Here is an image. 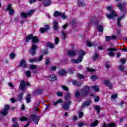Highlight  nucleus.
<instances>
[{
	"label": "nucleus",
	"mask_w": 127,
	"mask_h": 127,
	"mask_svg": "<svg viewBox=\"0 0 127 127\" xmlns=\"http://www.w3.org/2000/svg\"><path fill=\"white\" fill-rule=\"evenodd\" d=\"M31 42L33 44L30 49L31 55V56H34L36 54V50L38 49V47L35 44L39 42V39L37 36H33V34H30L26 37V42H29V40H31Z\"/></svg>",
	"instance_id": "f257e3e1"
},
{
	"label": "nucleus",
	"mask_w": 127,
	"mask_h": 127,
	"mask_svg": "<svg viewBox=\"0 0 127 127\" xmlns=\"http://www.w3.org/2000/svg\"><path fill=\"white\" fill-rule=\"evenodd\" d=\"M104 85L106 87H108L110 89H112L113 87V83H111L110 80L107 79L104 80Z\"/></svg>",
	"instance_id": "2eb2a0df"
},
{
	"label": "nucleus",
	"mask_w": 127,
	"mask_h": 127,
	"mask_svg": "<svg viewBox=\"0 0 127 127\" xmlns=\"http://www.w3.org/2000/svg\"><path fill=\"white\" fill-rule=\"evenodd\" d=\"M76 76H77L78 79H84L85 76L83 74H81L80 73H78Z\"/></svg>",
	"instance_id": "58836bf2"
},
{
	"label": "nucleus",
	"mask_w": 127,
	"mask_h": 127,
	"mask_svg": "<svg viewBox=\"0 0 127 127\" xmlns=\"http://www.w3.org/2000/svg\"><path fill=\"white\" fill-rule=\"evenodd\" d=\"M12 9L11 4H10V3L8 4L7 6L6 7V10L8 11V10H9L10 9Z\"/></svg>",
	"instance_id": "4d7b16f0"
},
{
	"label": "nucleus",
	"mask_w": 127,
	"mask_h": 127,
	"mask_svg": "<svg viewBox=\"0 0 127 127\" xmlns=\"http://www.w3.org/2000/svg\"><path fill=\"white\" fill-rule=\"evenodd\" d=\"M49 78H50V81H54L57 80V76L54 74H51Z\"/></svg>",
	"instance_id": "6ab92c4d"
},
{
	"label": "nucleus",
	"mask_w": 127,
	"mask_h": 127,
	"mask_svg": "<svg viewBox=\"0 0 127 127\" xmlns=\"http://www.w3.org/2000/svg\"><path fill=\"white\" fill-rule=\"evenodd\" d=\"M105 38L106 39V41H107V42H109L111 41V40H112V37L109 36H105Z\"/></svg>",
	"instance_id": "79ce46f5"
},
{
	"label": "nucleus",
	"mask_w": 127,
	"mask_h": 127,
	"mask_svg": "<svg viewBox=\"0 0 127 127\" xmlns=\"http://www.w3.org/2000/svg\"><path fill=\"white\" fill-rule=\"evenodd\" d=\"M102 127H117V124L113 122L108 124L104 123Z\"/></svg>",
	"instance_id": "f8f14e48"
},
{
	"label": "nucleus",
	"mask_w": 127,
	"mask_h": 127,
	"mask_svg": "<svg viewBox=\"0 0 127 127\" xmlns=\"http://www.w3.org/2000/svg\"><path fill=\"white\" fill-rule=\"evenodd\" d=\"M124 121H125V117H121L119 119V123H123Z\"/></svg>",
	"instance_id": "0e129e2a"
},
{
	"label": "nucleus",
	"mask_w": 127,
	"mask_h": 127,
	"mask_svg": "<svg viewBox=\"0 0 127 127\" xmlns=\"http://www.w3.org/2000/svg\"><path fill=\"white\" fill-rule=\"evenodd\" d=\"M23 97V93H20L18 95L17 100L18 102H21L22 101V97Z\"/></svg>",
	"instance_id": "b1692460"
},
{
	"label": "nucleus",
	"mask_w": 127,
	"mask_h": 127,
	"mask_svg": "<svg viewBox=\"0 0 127 127\" xmlns=\"http://www.w3.org/2000/svg\"><path fill=\"white\" fill-rule=\"evenodd\" d=\"M10 106L8 105H5L4 107L3 110L6 111L7 112H8V110H9Z\"/></svg>",
	"instance_id": "a19ab883"
},
{
	"label": "nucleus",
	"mask_w": 127,
	"mask_h": 127,
	"mask_svg": "<svg viewBox=\"0 0 127 127\" xmlns=\"http://www.w3.org/2000/svg\"><path fill=\"white\" fill-rule=\"evenodd\" d=\"M90 78L93 81H96V80H98V79H99V77H98V76H97L96 75H92L91 76Z\"/></svg>",
	"instance_id": "4c0bfd02"
},
{
	"label": "nucleus",
	"mask_w": 127,
	"mask_h": 127,
	"mask_svg": "<svg viewBox=\"0 0 127 127\" xmlns=\"http://www.w3.org/2000/svg\"><path fill=\"white\" fill-rule=\"evenodd\" d=\"M72 104V102L71 101H68L66 103H65L62 105V108L65 111H68L69 109H70V106Z\"/></svg>",
	"instance_id": "6e6552de"
},
{
	"label": "nucleus",
	"mask_w": 127,
	"mask_h": 127,
	"mask_svg": "<svg viewBox=\"0 0 127 127\" xmlns=\"http://www.w3.org/2000/svg\"><path fill=\"white\" fill-rule=\"evenodd\" d=\"M85 55L86 53L84 51L82 50L78 51L79 57L78 59L77 60H72L71 62L74 63V64H79V63H81V62L83 61V56Z\"/></svg>",
	"instance_id": "20e7f679"
},
{
	"label": "nucleus",
	"mask_w": 127,
	"mask_h": 127,
	"mask_svg": "<svg viewBox=\"0 0 127 127\" xmlns=\"http://www.w3.org/2000/svg\"><path fill=\"white\" fill-rule=\"evenodd\" d=\"M26 87H31V85L29 83V82L24 80H21L19 86V91H22V92H25Z\"/></svg>",
	"instance_id": "39448f33"
},
{
	"label": "nucleus",
	"mask_w": 127,
	"mask_h": 127,
	"mask_svg": "<svg viewBox=\"0 0 127 127\" xmlns=\"http://www.w3.org/2000/svg\"><path fill=\"white\" fill-rule=\"evenodd\" d=\"M34 12V10H30V11H29L28 13H27V14H28V16L31 15V14H32V13H33Z\"/></svg>",
	"instance_id": "680f3d73"
},
{
	"label": "nucleus",
	"mask_w": 127,
	"mask_h": 127,
	"mask_svg": "<svg viewBox=\"0 0 127 127\" xmlns=\"http://www.w3.org/2000/svg\"><path fill=\"white\" fill-rule=\"evenodd\" d=\"M37 61V59L35 58H33V59H30L29 60V62H30V63H32L33 62H36Z\"/></svg>",
	"instance_id": "603ef678"
},
{
	"label": "nucleus",
	"mask_w": 127,
	"mask_h": 127,
	"mask_svg": "<svg viewBox=\"0 0 127 127\" xmlns=\"http://www.w3.org/2000/svg\"><path fill=\"white\" fill-rule=\"evenodd\" d=\"M87 70L88 72H95L96 71V69L90 68H87Z\"/></svg>",
	"instance_id": "5fc2aeb1"
},
{
	"label": "nucleus",
	"mask_w": 127,
	"mask_h": 127,
	"mask_svg": "<svg viewBox=\"0 0 127 127\" xmlns=\"http://www.w3.org/2000/svg\"><path fill=\"white\" fill-rule=\"evenodd\" d=\"M118 8L120 10V11H122V12H124V10L125 9V4H123L121 3H119L117 5Z\"/></svg>",
	"instance_id": "f3484780"
},
{
	"label": "nucleus",
	"mask_w": 127,
	"mask_h": 127,
	"mask_svg": "<svg viewBox=\"0 0 127 127\" xmlns=\"http://www.w3.org/2000/svg\"><path fill=\"white\" fill-rule=\"evenodd\" d=\"M78 6H85L86 5V3L84 1H80L78 0V2L77 3Z\"/></svg>",
	"instance_id": "c85d7f7f"
},
{
	"label": "nucleus",
	"mask_w": 127,
	"mask_h": 127,
	"mask_svg": "<svg viewBox=\"0 0 127 127\" xmlns=\"http://www.w3.org/2000/svg\"><path fill=\"white\" fill-rule=\"evenodd\" d=\"M42 2L45 7L51 5V3H52V2L50 0H43Z\"/></svg>",
	"instance_id": "9b49d317"
},
{
	"label": "nucleus",
	"mask_w": 127,
	"mask_h": 127,
	"mask_svg": "<svg viewBox=\"0 0 127 127\" xmlns=\"http://www.w3.org/2000/svg\"><path fill=\"white\" fill-rule=\"evenodd\" d=\"M26 77H27L28 78H29L30 77H31V72H30V71L29 70H27L25 72Z\"/></svg>",
	"instance_id": "72a5a7b5"
},
{
	"label": "nucleus",
	"mask_w": 127,
	"mask_h": 127,
	"mask_svg": "<svg viewBox=\"0 0 127 127\" xmlns=\"http://www.w3.org/2000/svg\"><path fill=\"white\" fill-rule=\"evenodd\" d=\"M77 23V21H76V19H73L71 22L70 23V25H71V26H73L74 24H76Z\"/></svg>",
	"instance_id": "c03bdc74"
},
{
	"label": "nucleus",
	"mask_w": 127,
	"mask_h": 127,
	"mask_svg": "<svg viewBox=\"0 0 127 127\" xmlns=\"http://www.w3.org/2000/svg\"><path fill=\"white\" fill-rule=\"evenodd\" d=\"M54 29L56 31L58 30L59 27L58 26V22L57 21H55L53 23Z\"/></svg>",
	"instance_id": "aec40b11"
},
{
	"label": "nucleus",
	"mask_w": 127,
	"mask_h": 127,
	"mask_svg": "<svg viewBox=\"0 0 127 127\" xmlns=\"http://www.w3.org/2000/svg\"><path fill=\"white\" fill-rule=\"evenodd\" d=\"M57 96H58V97H63V92H62L61 91H58L57 92Z\"/></svg>",
	"instance_id": "09e8293b"
},
{
	"label": "nucleus",
	"mask_w": 127,
	"mask_h": 127,
	"mask_svg": "<svg viewBox=\"0 0 127 127\" xmlns=\"http://www.w3.org/2000/svg\"><path fill=\"white\" fill-rule=\"evenodd\" d=\"M107 51L109 52L108 53V55L110 56V57H115V53L114 51H117V48H110L107 49Z\"/></svg>",
	"instance_id": "0eeeda50"
},
{
	"label": "nucleus",
	"mask_w": 127,
	"mask_h": 127,
	"mask_svg": "<svg viewBox=\"0 0 127 127\" xmlns=\"http://www.w3.org/2000/svg\"><path fill=\"white\" fill-rule=\"evenodd\" d=\"M91 103H92V100L91 99H88L87 101H85L82 104L81 108H85V107H89L90 105H91Z\"/></svg>",
	"instance_id": "4468645a"
},
{
	"label": "nucleus",
	"mask_w": 127,
	"mask_h": 127,
	"mask_svg": "<svg viewBox=\"0 0 127 127\" xmlns=\"http://www.w3.org/2000/svg\"><path fill=\"white\" fill-rule=\"evenodd\" d=\"M94 109L96 111H97V114H100V112H101V109L100 108V106L98 105H95L94 106Z\"/></svg>",
	"instance_id": "c756f323"
},
{
	"label": "nucleus",
	"mask_w": 127,
	"mask_h": 127,
	"mask_svg": "<svg viewBox=\"0 0 127 127\" xmlns=\"http://www.w3.org/2000/svg\"><path fill=\"white\" fill-rule=\"evenodd\" d=\"M92 89L94 90L95 92H99V88L98 87V86L97 85H94L92 87Z\"/></svg>",
	"instance_id": "37998d69"
},
{
	"label": "nucleus",
	"mask_w": 127,
	"mask_h": 127,
	"mask_svg": "<svg viewBox=\"0 0 127 127\" xmlns=\"http://www.w3.org/2000/svg\"><path fill=\"white\" fill-rule=\"evenodd\" d=\"M99 125V122L98 120L94 121L92 124L90 125V127H97Z\"/></svg>",
	"instance_id": "cd10ccee"
},
{
	"label": "nucleus",
	"mask_w": 127,
	"mask_h": 127,
	"mask_svg": "<svg viewBox=\"0 0 127 127\" xmlns=\"http://www.w3.org/2000/svg\"><path fill=\"white\" fill-rule=\"evenodd\" d=\"M55 42L56 45H57L59 43V38L58 37H56Z\"/></svg>",
	"instance_id": "6e6d98bb"
},
{
	"label": "nucleus",
	"mask_w": 127,
	"mask_h": 127,
	"mask_svg": "<svg viewBox=\"0 0 127 127\" xmlns=\"http://www.w3.org/2000/svg\"><path fill=\"white\" fill-rule=\"evenodd\" d=\"M43 59V55H42L39 57V59L38 60H37V61H38V62L42 61Z\"/></svg>",
	"instance_id": "052dcab7"
},
{
	"label": "nucleus",
	"mask_w": 127,
	"mask_h": 127,
	"mask_svg": "<svg viewBox=\"0 0 127 127\" xmlns=\"http://www.w3.org/2000/svg\"><path fill=\"white\" fill-rule=\"evenodd\" d=\"M7 114H8V111H6L5 110H3V111L1 112V115L3 116V117H5Z\"/></svg>",
	"instance_id": "ea45409f"
},
{
	"label": "nucleus",
	"mask_w": 127,
	"mask_h": 127,
	"mask_svg": "<svg viewBox=\"0 0 127 127\" xmlns=\"http://www.w3.org/2000/svg\"><path fill=\"white\" fill-rule=\"evenodd\" d=\"M21 16H22L23 18H26L28 16V15L25 12H22L21 13Z\"/></svg>",
	"instance_id": "c9c22d12"
},
{
	"label": "nucleus",
	"mask_w": 127,
	"mask_h": 127,
	"mask_svg": "<svg viewBox=\"0 0 127 127\" xmlns=\"http://www.w3.org/2000/svg\"><path fill=\"white\" fill-rule=\"evenodd\" d=\"M62 103H63V100H62V99H58L55 102H54L53 105L54 106H57L58 104H61Z\"/></svg>",
	"instance_id": "a878e982"
},
{
	"label": "nucleus",
	"mask_w": 127,
	"mask_h": 127,
	"mask_svg": "<svg viewBox=\"0 0 127 127\" xmlns=\"http://www.w3.org/2000/svg\"><path fill=\"white\" fill-rule=\"evenodd\" d=\"M66 73H67V71H65V69H63L59 72V74L60 75V76H64Z\"/></svg>",
	"instance_id": "393cba45"
},
{
	"label": "nucleus",
	"mask_w": 127,
	"mask_h": 127,
	"mask_svg": "<svg viewBox=\"0 0 127 127\" xmlns=\"http://www.w3.org/2000/svg\"><path fill=\"white\" fill-rule=\"evenodd\" d=\"M19 67H23V68H27V64L26 62L24 60H22L20 61V63L18 65Z\"/></svg>",
	"instance_id": "ddd939ff"
},
{
	"label": "nucleus",
	"mask_w": 127,
	"mask_h": 127,
	"mask_svg": "<svg viewBox=\"0 0 127 127\" xmlns=\"http://www.w3.org/2000/svg\"><path fill=\"white\" fill-rule=\"evenodd\" d=\"M119 69L122 72H125V69H126V67H125V66H123V65H120L119 66Z\"/></svg>",
	"instance_id": "473e14b6"
},
{
	"label": "nucleus",
	"mask_w": 127,
	"mask_h": 127,
	"mask_svg": "<svg viewBox=\"0 0 127 127\" xmlns=\"http://www.w3.org/2000/svg\"><path fill=\"white\" fill-rule=\"evenodd\" d=\"M125 17V15H123L121 16L120 17H118L117 19V25L121 27H122V24H121V21H122V19H123Z\"/></svg>",
	"instance_id": "a211bd4d"
},
{
	"label": "nucleus",
	"mask_w": 127,
	"mask_h": 127,
	"mask_svg": "<svg viewBox=\"0 0 127 127\" xmlns=\"http://www.w3.org/2000/svg\"><path fill=\"white\" fill-rule=\"evenodd\" d=\"M107 10L110 11V13H107L106 17L108 19H113V18H115L116 16H118V14L117 12L115 11V10L113 9V7L112 6H108L107 7Z\"/></svg>",
	"instance_id": "7ed1b4c3"
},
{
	"label": "nucleus",
	"mask_w": 127,
	"mask_h": 127,
	"mask_svg": "<svg viewBox=\"0 0 127 127\" xmlns=\"http://www.w3.org/2000/svg\"><path fill=\"white\" fill-rule=\"evenodd\" d=\"M67 55L68 56H76V54L74 51L70 50L67 52Z\"/></svg>",
	"instance_id": "412c9836"
},
{
	"label": "nucleus",
	"mask_w": 127,
	"mask_h": 127,
	"mask_svg": "<svg viewBox=\"0 0 127 127\" xmlns=\"http://www.w3.org/2000/svg\"><path fill=\"white\" fill-rule=\"evenodd\" d=\"M31 99V96H30V94H27V98L26 99L27 103H30Z\"/></svg>",
	"instance_id": "f704fd0d"
},
{
	"label": "nucleus",
	"mask_w": 127,
	"mask_h": 127,
	"mask_svg": "<svg viewBox=\"0 0 127 127\" xmlns=\"http://www.w3.org/2000/svg\"><path fill=\"white\" fill-rule=\"evenodd\" d=\"M31 119L33 121L36 125H38L39 120H40V116H37L35 114H31L30 116Z\"/></svg>",
	"instance_id": "423d86ee"
},
{
	"label": "nucleus",
	"mask_w": 127,
	"mask_h": 127,
	"mask_svg": "<svg viewBox=\"0 0 127 127\" xmlns=\"http://www.w3.org/2000/svg\"><path fill=\"white\" fill-rule=\"evenodd\" d=\"M9 56L11 59H14L15 58V54L14 53H11Z\"/></svg>",
	"instance_id": "8fccbe9b"
},
{
	"label": "nucleus",
	"mask_w": 127,
	"mask_h": 127,
	"mask_svg": "<svg viewBox=\"0 0 127 127\" xmlns=\"http://www.w3.org/2000/svg\"><path fill=\"white\" fill-rule=\"evenodd\" d=\"M12 127H19V125L17 122H15V123L12 125Z\"/></svg>",
	"instance_id": "69168bd1"
},
{
	"label": "nucleus",
	"mask_w": 127,
	"mask_h": 127,
	"mask_svg": "<svg viewBox=\"0 0 127 127\" xmlns=\"http://www.w3.org/2000/svg\"><path fill=\"white\" fill-rule=\"evenodd\" d=\"M90 90V87L88 85H85L81 90V94L79 90H77L74 94V97L77 99L80 98V97H88Z\"/></svg>",
	"instance_id": "f03ea898"
},
{
	"label": "nucleus",
	"mask_w": 127,
	"mask_h": 127,
	"mask_svg": "<svg viewBox=\"0 0 127 127\" xmlns=\"http://www.w3.org/2000/svg\"><path fill=\"white\" fill-rule=\"evenodd\" d=\"M27 118L26 117H22L20 118V121L21 122H25L26 121H27Z\"/></svg>",
	"instance_id": "a18cd8bd"
},
{
	"label": "nucleus",
	"mask_w": 127,
	"mask_h": 127,
	"mask_svg": "<svg viewBox=\"0 0 127 127\" xmlns=\"http://www.w3.org/2000/svg\"><path fill=\"white\" fill-rule=\"evenodd\" d=\"M50 29V27H49V25H45V28H41L40 30L41 33H44L46 31H48V30Z\"/></svg>",
	"instance_id": "dca6fc26"
},
{
	"label": "nucleus",
	"mask_w": 127,
	"mask_h": 127,
	"mask_svg": "<svg viewBox=\"0 0 127 127\" xmlns=\"http://www.w3.org/2000/svg\"><path fill=\"white\" fill-rule=\"evenodd\" d=\"M62 89H63V90H64V91H65L66 92L69 91V88L65 85H63L62 86Z\"/></svg>",
	"instance_id": "864d4df0"
},
{
	"label": "nucleus",
	"mask_w": 127,
	"mask_h": 127,
	"mask_svg": "<svg viewBox=\"0 0 127 127\" xmlns=\"http://www.w3.org/2000/svg\"><path fill=\"white\" fill-rule=\"evenodd\" d=\"M87 46H88V47H92V46H93L92 42L89 41L87 42Z\"/></svg>",
	"instance_id": "13d9d810"
},
{
	"label": "nucleus",
	"mask_w": 127,
	"mask_h": 127,
	"mask_svg": "<svg viewBox=\"0 0 127 127\" xmlns=\"http://www.w3.org/2000/svg\"><path fill=\"white\" fill-rule=\"evenodd\" d=\"M71 83L72 85L74 86H76V87H78V88H80L82 86V82L81 81H77L76 80H73L71 81Z\"/></svg>",
	"instance_id": "9d476101"
},
{
	"label": "nucleus",
	"mask_w": 127,
	"mask_h": 127,
	"mask_svg": "<svg viewBox=\"0 0 127 127\" xmlns=\"http://www.w3.org/2000/svg\"><path fill=\"white\" fill-rule=\"evenodd\" d=\"M94 102L97 103L100 101V97L98 96H95L94 98Z\"/></svg>",
	"instance_id": "49530a36"
},
{
	"label": "nucleus",
	"mask_w": 127,
	"mask_h": 127,
	"mask_svg": "<svg viewBox=\"0 0 127 127\" xmlns=\"http://www.w3.org/2000/svg\"><path fill=\"white\" fill-rule=\"evenodd\" d=\"M30 67V69H31L32 70L33 69H36V65L34 64H31Z\"/></svg>",
	"instance_id": "774afa93"
},
{
	"label": "nucleus",
	"mask_w": 127,
	"mask_h": 127,
	"mask_svg": "<svg viewBox=\"0 0 127 127\" xmlns=\"http://www.w3.org/2000/svg\"><path fill=\"white\" fill-rule=\"evenodd\" d=\"M70 98H71V93H70V92H66L64 95V100L65 101H68Z\"/></svg>",
	"instance_id": "4be33fe9"
},
{
	"label": "nucleus",
	"mask_w": 127,
	"mask_h": 127,
	"mask_svg": "<svg viewBox=\"0 0 127 127\" xmlns=\"http://www.w3.org/2000/svg\"><path fill=\"white\" fill-rule=\"evenodd\" d=\"M117 98H118V95L117 94H113L111 96V98L112 99H117Z\"/></svg>",
	"instance_id": "338daca9"
},
{
	"label": "nucleus",
	"mask_w": 127,
	"mask_h": 127,
	"mask_svg": "<svg viewBox=\"0 0 127 127\" xmlns=\"http://www.w3.org/2000/svg\"><path fill=\"white\" fill-rule=\"evenodd\" d=\"M43 92L44 90L42 89H38L35 90V91L33 93L34 96L36 97L37 96H40L43 94Z\"/></svg>",
	"instance_id": "1a4fd4ad"
},
{
	"label": "nucleus",
	"mask_w": 127,
	"mask_h": 127,
	"mask_svg": "<svg viewBox=\"0 0 127 127\" xmlns=\"http://www.w3.org/2000/svg\"><path fill=\"white\" fill-rule=\"evenodd\" d=\"M100 57V56L98 53H95L94 54V55L92 56V59L93 61H96V60H97V59H99V58Z\"/></svg>",
	"instance_id": "5701e85b"
},
{
	"label": "nucleus",
	"mask_w": 127,
	"mask_h": 127,
	"mask_svg": "<svg viewBox=\"0 0 127 127\" xmlns=\"http://www.w3.org/2000/svg\"><path fill=\"white\" fill-rule=\"evenodd\" d=\"M97 29L100 32H104V27L102 25H99Z\"/></svg>",
	"instance_id": "bb28decb"
},
{
	"label": "nucleus",
	"mask_w": 127,
	"mask_h": 127,
	"mask_svg": "<svg viewBox=\"0 0 127 127\" xmlns=\"http://www.w3.org/2000/svg\"><path fill=\"white\" fill-rule=\"evenodd\" d=\"M51 69L52 71H56V69H57V67H56V66H51Z\"/></svg>",
	"instance_id": "e2e57ef3"
},
{
	"label": "nucleus",
	"mask_w": 127,
	"mask_h": 127,
	"mask_svg": "<svg viewBox=\"0 0 127 127\" xmlns=\"http://www.w3.org/2000/svg\"><path fill=\"white\" fill-rule=\"evenodd\" d=\"M83 116H84V113L81 111L79 112V119H82Z\"/></svg>",
	"instance_id": "bf43d9fd"
},
{
	"label": "nucleus",
	"mask_w": 127,
	"mask_h": 127,
	"mask_svg": "<svg viewBox=\"0 0 127 127\" xmlns=\"http://www.w3.org/2000/svg\"><path fill=\"white\" fill-rule=\"evenodd\" d=\"M61 15V13H60L58 11H55L54 12V16H55V17H57V16H60Z\"/></svg>",
	"instance_id": "7c9ffc66"
},
{
	"label": "nucleus",
	"mask_w": 127,
	"mask_h": 127,
	"mask_svg": "<svg viewBox=\"0 0 127 127\" xmlns=\"http://www.w3.org/2000/svg\"><path fill=\"white\" fill-rule=\"evenodd\" d=\"M120 63H122V64H126V62H127V59H121L120 60Z\"/></svg>",
	"instance_id": "de8ad7c7"
},
{
	"label": "nucleus",
	"mask_w": 127,
	"mask_h": 127,
	"mask_svg": "<svg viewBox=\"0 0 127 127\" xmlns=\"http://www.w3.org/2000/svg\"><path fill=\"white\" fill-rule=\"evenodd\" d=\"M84 126H87V124L85 122H80L77 124L78 127H83Z\"/></svg>",
	"instance_id": "2f4dec72"
},
{
	"label": "nucleus",
	"mask_w": 127,
	"mask_h": 127,
	"mask_svg": "<svg viewBox=\"0 0 127 127\" xmlns=\"http://www.w3.org/2000/svg\"><path fill=\"white\" fill-rule=\"evenodd\" d=\"M47 45V47H49V48H52V49L54 48V45H53V44L50 42H48Z\"/></svg>",
	"instance_id": "e433bc0d"
},
{
	"label": "nucleus",
	"mask_w": 127,
	"mask_h": 127,
	"mask_svg": "<svg viewBox=\"0 0 127 127\" xmlns=\"http://www.w3.org/2000/svg\"><path fill=\"white\" fill-rule=\"evenodd\" d=\"M8 11H9V14H10V15H12V14L14 13V10L12 8L10 9V10H8Z\"/></svg>",
	"instance_id": "3c124183"
}]
</instances>
